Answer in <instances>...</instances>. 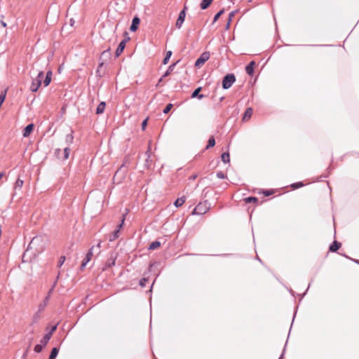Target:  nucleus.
Returning <instances> with one entry per match:
<instances>
[{"mask_svg": "<svg viewBox=\"0 0 359 359\" xmlns=\"http://www.w3.org/2000/svg\"><path fill=\"white\" fill-rule=\"evenodd\" d=\"M43 250V237L37 236L34 237L28 245L27 251L34 250V253H39Z\"/></svg>", "mask_w": 359, "mask_h": 359, "instance_id": "1", "label": "nucleus"}, {"mask_svg": "<svg viewBox=\"0 0 359 359\" xmlns=\"http://www.w3.org/2000/svg\"><path fill=\"white\" fill-rule=\"evenodd\" d=\"M44 77L43 72L40 71L36 78L33 79L30 86V90L32 92H36L41 85L42 80Z\"/></svg>", "mask_w": 359, "mask_h": 359, "instance_id": "2", "label": "nucleus"}, {"mask_svg": "<svg viewBox=\"0 0 359 359\" xmlns=\"http://www.w3.org/2000/svg\"><path fill=\"white\" fill-rule=\"evenodd\" d=\"M209 204L207 201L199 203L194 209L193 215H203L209 210Z\"/></svg>", "mask_w": 359, "mask_h": 359, "instance_id": "3", "label": "nucleus"}, {"mask_svg": "<svg viewBox=\"0 0 359 359\" xmlns=\"http://www.w3.org/2000/svg\"><path fill=\"white\" fill-rule=\"evenodd\" d=\"M236 81V77L233 74L226 75L222 80V88L229 89Z\"/></svg>", "mask_w": 359, "mask_h": 359, "instance_id": "4", "label": "nucleus"}, {"mask_svg": "<svg viewBox=\"0 0 359 359\" xmlns=\"http://www.w3.org/2000/svg\"><path fill=\"white\" fill-rule=\"evenodd\" d=\"M210 58L209 52H203L195 62V67H201Z\"/></svg>", "mask_w": 359, "mask_h": 359, "instance_id": "5", "label": "nucleus"}, {"mask_svg": "<svg viewBox=\"0 0 359 359\" xmlns=\"http://www.w3.org/2000/svg\"><path fill=\"white\" fill-rule=\"evenodd\" d=\"M186 9H187V6H185L184 9L182 11H181L179 14L178 18H177L176 24H175L176 27L178 29H180L182 27V25L184 22V19L186 17V11H185Z\"/></svg>", "mask_w": 359, "mask_h": 359, "instance_id": "6", "label": "nucleus"}, {"mask_svg": "<svg viewBox=\"0 0 359 359\" xmlns=\"http://www.w3.org/2000/svg\"><path fill=\"white\" fill-rule=\"evenodd\" d=\"M95 250V247L93 246L90 250L88 252V253L86 254V256L85 257V259L83 260L82 262V264H81V269H83L86 264L90 261V259H92V257L93 255V251Z\"/></svg>", "mask_w": 359, "mask_h": 359, "instance_id": "7", "label": "nucleus"}, {"mask_svg": "<svg viewBox=\"0 0 359 359\" xmlns=\"http://www.w3.org/2000/svg\"><path fill=\"white\" fill-rule=\"evenodd\" d=\"M124 221H125V215H123V217L121 219V224L118 226V229H116V231H114L112 237L109 239L110 241H112L118 237L119 231L122 228Z\"/></svg>", "mask_w": 359, "mask_h": 359, "instance_id": "8", "label": "nucleus"}, {"mask_svg": "<svg viewBox=\"0 0 359 359\" xmlns=\"http://www.w3.org/2000/svg\"><path fill=\"white\" fill-rule=\"evenodd\" d=\"M140 22V19L137 16H135L133 18L132 24L130 27V30L131 32H135L138 28V25H139Z\"/></svg>", "mask_w": 359, "mask_h": 359, "instance_id": "9", "label": "nucleus"}, {"mask_svg": "<svg viewBox=\"0 0 359 359\" xmlns=\"http://www.w3.org/2000/svg\"><path fill=\"white\" fill-rule=\"evenodd\" d=\"M126 40H123L120 42V43L118 44L116 50V55L117 57H118L121 53L123 51L125 47H126Z\"/></svg>", "mask_w": 359, "mask_h": 359, "instance_id": "10", "label": "nucleus"}, {"mask_svg": "<svg viewBox=\"0 0 359 359\" xmlns=\"http://www.w3.org/2000/svg\"><path fill=\"white\" fill-rule=\"evenodd\" d=\"M34 124L33 123H30L29 125H27L23 130V137H28L30 133L32 132L33 129H34Z\"/></svg>", "mask_w": 359, "mask_h": 359, "instance_id": "11", "label": "nucleus"}, {"mask_svg": "<svg viewBox=\"0 0 359 359\" xmlns=\"http://www.w3.org/2000/svg\"><path fill=\"white\" fill-rule=\"evenodd\" d=\"M255 65V61H251L246 67L245 72L248 74L252 76L254 72V66Z\"/></svg>", "mask_w": 359, "mask_h": 359, "instance_id": "12", "label": "nucleus"}, {"mask_svg": "<svg viewBox=\"0 0 359 359\" xmlns=\"http://www.w3.org/2000/svg\"><path fill=\"white\" fill-rule=\"evenodd\" d=\"M253 114V109L251 107H248L245 109V111L243 116V121H245L250 119Z\"/></svg>", "mask_w": 359, "mask_h": 359, "instance_id": "13", "label": "nucleus"}, {"mask_svg": "<svg viewBox=\"0 0 359 359\" xmlns=\"http://www.w3.org/2000/svg\"><path fill=\"white\" fill-rule=\"evenodd\" d=\"M48 294H50V293H48ZM49 299H50V295H47L45 297L44 300L39 305V312H41L44 310Z\"/></svg>", "mask_w": 359, "mask_h": 359, "instance_id": "14", "label": "nucleus"}, {"mask_svg": "<svg viewBox=\"0 0 359 359\" xmlns=\"http://www.w3.org/2000/svg\"><path fill=\"white\" fill-rule=\"evenodd\" d=\"M59 347H53L50 351L48 359H55L59 353Z\"/></svg>", "mask_w": 359, "mask_h": 359, "instance_id": "15", "label": "nucleus"}, {"mask_svg": "<svg viewBox=\"0 0 359 359\" xmlns=\"http://www.w3.org/2000/svg\"><path fill=\"white\" fill-rule=\"evenodd\" d=\"M106 107V103L104 102H101L96 109V114H101L104 112Z\"/></svg>", "mask_w": 359, "mask_h": 359, "instance_id": "16", "label": "nucleus"}, {"mask_svg": "<svg viewBox=\"0 0 359 359\" xmlns=\"http://www.w3.org/2000/svg\"><path fill=\"white\" fill-rule=\"evenodd\" d=\"M51 76H52V72L51 71H48L47 73H46V76L45 77V79L43 80V84H44V86H48L50 81H51Z\"/></svg>", "mask_w": 359, "mask_h": 359, "instance_id": "17", "label": "nucleus"}, {"mask_svg": "<svg viewBox=\"0 0 359 359\" xmlns=\"http://www.w3.org/2000/svg\"><path fill=\"white\" fill-rule=\"evenodd\" d=\"M201 90V87L197 88L191 94V97L194 98L196 97H198V99H202L204 97V95L203 94L199 95V92Z\"/></svg>", "mask_w": 359, "mask_h": 359, "instance_id": "18", "label": "nucleus"}, {"mask_svg": "<svg viewBox=\"0 0 359 359\" xmlns=\"http://www.w3.org/2000/svg\"><path fill=\"white\" fill-rule=\"evenodd\" d=\"M116 257L114 256L113 254L111 255L110 259L107 262L106 266L111 267L115 265Z\"/></svg>", "mask_w": 359, "mask_h": 359, "instance_id": "19", "label": "nucleus"}, {"mask_svg": "<svg viewBox=\"0 0 359 359\" xmlns=\"http://www.w3.org/2000/svg\"><path fill=\"white\" fill-rule=\"evenodd\" d=\"M212 0H203L200 4V7L202 10H205L210 6Z\"/></svg>", "mask_w": 359, "mask_h": 359, "instance_id": "20", "label": "nucleus"}, {"mask_svg": "<svg viewBox=\"0 0 359 359\" xmlns=\"http://www.w3.org/2000/svg\"><path fill=\"white\" fill-rule=\"evenodd\" d=\"M306 293H297V296L299 297V302L297 304V305L295 306L294 308V316H293V319H294L295 318V316H296V313H297V309H298V306H299V304H300V302H302V300L303 299L304 295L306 294ZM294 320H292L293 321Z\"/></svg>", "mask_w": 359, "mask_h": 359, "instance_id": "21", "label": "nucleus"}, {"mask_svg": "<svg viewBox=\"0 0 359 359\" xmlns=\"http://www.w3.org/2000/svg\"><path fill=\"white\" fill-rule=\"evenodd\" d=\"M186 201V198L184 196H182L181 198H177L175 203L174 205L175 207L179 208L182 206Z\"/></svg>", "mask_w": 359, "mask_h": 359, "instance_id": "22", "label": "nucleus"}, {"mask_svg": "<svg viewBox=\"0 0 359 359\" xmlns=\"http://www.w3.org/2000/svg\"><path fill=\"white\" fill-rule=\"evenodd\" d=\"M341 246V243L337 241H334L332 244L330 246V250L331 252H336Z\"/></svg>", "mask_w": 359, "mask_h": 359, "instance_id": "23", "label": "nucleus"}, {"mask_svg": "<svg viewBox=\"0 0 359 359\" xmlns=\"http://www.w3.org/2000/svg\"><path fill=\"white\" fill-rule=\"evenodd\" d=\"M175 65H176V63H173V64L170 65L168 67L166 72L163 74V77H167L168 76H169L170 74V73L173 71Z\"/></svg>", "mask_w": 359, "mask_h": 359, "instance_id": "24", "label": "nucleus"}, {"mask_svg": "<svg viewBox=\"0 0 359 359\" xmlns=\"http://www.w3.org/2000/svg\"><path fill=\"white\" fill-rule=\"evenodd\" d=\"M222 161L224 163H229L230 161V156L228 152H224L221 156Z\"/></svg>", "mask_w": 359, "mask_h": 359, "instance_id": "25", "label": "nucleus"}, {"mask_svg": "<svg viewBox=\"0 0 359 359\" xmlns=\"http://www.w3.org/2000/svg\"><path fill=\"white\" fill-rule=\"evenodd\" d=\"M74 136L72 133L67 134L65 137V142L67 146L70 145L73 142Z\"/></svg>", "mask_w": 359, "mask_h": 359, "instance_id": "26", "label": "nucleus"}, {"mask_svg": "<svg viewBox=\"0 0 359 359\" xmlns=\"http://www.w3.org/2000/svg\"><path fill=\"white\" fill-rule=\"evenodd\" d=\"M215 138L212 136L208 140V144L205 147V149H208L211 147H213L215 146Z\"/></svg>", "mask_w": 359, "mask_h": 359, "instance_id": "27", "label": "nucleus"}, {"mask_svg": "<svg viewBox=\"0 0 359 359\" xmlns=\"http://www.w3.org/2000/svg\"><path fill=\"white\" fill-rule=\"evenodd\" d=\"M161 245V243L159 241H154L152 242L149 246V250H155L156 248H158V247H160Z\"/></svg>", "mask_w": 359, "mask_h": 359, "instance_id": "28", "label": "nucleus"}, {"mask_svg": "<svg viewBox=\"0 0 359 359\" xmlns=\"http://www.w3.org/2000/svg\"><path fill=\"white\" fill-rule=\"evenodd\" d=\"M171 55H172V51L171 50H168V51L166 52L165 57H164V59L163 60V65H166L168 62Z\"/></svg>", "mask_w": 359, "mask_h": 359, "instance_id": "29", "label": "nucleus"}, {"mask_svg": "<svg viewBox=\"0 0 359 359\" xmlns=\"http://www.w3.org/2000/svg\"><path fill=\"white\" fill-rule=\"evenodd\" d=\"M23 180L18 178L15 183V189H21L23 186Z\"/></svg>", "mask_w": 359, "mask_h": 359, "instance_id": "30", "label": "nucleus"}, {"mask_svg": "<svg viewBox=\"0 0 359 359\" xmlns=\"http://www.w3.org/2000/svg\"><path fill=\"white\" fill-rule=\"evenodd\" d=\"M51 337L49 336V334H46L41 339V342L42 344H45L46 345H47L48 342L49 341V340L50 339Z\"/></svg>", "mask_w": 359, "mask_h": 359, "instance_id": "31", "label": "nucleus"}, {"mask_svg": "<svg viewBox=\"0 0 359 359\" xmlns=\"http://www.w3.org/2000/svg\"><path fill=\"white\" fill-rule=\"evenodd\" d=\"M57 324L53 325L49 331L46 333L47 334H49L50 337H52L53 334L57 330Z\"/></svg>", "mask_w": 359, "mask_h": 359, "instance_id": "32", "label": "nucleus"}, {"mask_svg": "<svg viewBox=\"0 0 359 359\" xmlns=\"http://www.w3.org/2000/svg\"><path fill=\"white\" fill-rule=\"evenodd\" d=\"M69 153H70V149L69 148V147H66L64 149V159H67L69 158Z\"/></svg>", "mask_w": 359, "mask_h": 359, "instance_id": "33", "label": "nucleus"}, {"mask_svg": "<svg viewBox=\"0 0 359 359\" xmlns=\"http://www.w3.org/2000/svg\"><path fill=\"white\" fill-rule=\"evenodd\" d=\"M147 283H148V279L145 278H142L139 282V285L141 286L142 288L144 287Z\"/></svg>", "mask_w": 359, "mask_h": 359, "instance_id": "34", "label": "nucleus"}, {"mask_svg": "<svg viewBox=\"0 0 359 359\" xmlns=\"http://www.w3.org/2000/svg\"><path fill=\"white\" fill-rule=\"evenodd\" d=\"M258 199L256 197H248L245 198V203L256 202Z\"/></svg>", "mask_w": 359, "mask_h": 359, "instance_id": "35", "label": "nucleus"}, {"mask_svg": "<svg viewBox=\"0 0 359 359\" xmlns=\"http://www.w3.org/2000/svg\"><path fill=\"white\" fill-rule=\"evenodd\" d=\"M66 258L65 256H61L59 259L58 263H57V267H61L62 264H64Z\"/></svg>", "mask_w": 359, "mask_h": 359, "instance_id": "36", "label": "nucleus"}, {"mask_svg": "<svg viewBox=\"0 0 359 359\" xmlns=\"http://www.w3.org/2000/svg\"><path fill=\"white\" fill-rule=\"evenodd\" d=\"M172 107V104H167L166 107L163 109V113L164 114H168L170 111Z\"/></svg>", "mask_w": 359, "mask_h": 359, "instance_id": "37", "label": "nucleus"}, {"mask_svg": "<svg viewBox=\"0 0 359 359\" xmlns=\"http://www.w3.org/2000/svg\"><path fill=\"white\" fill-rule=\"evenodd\" d=\"M304 186V184L302 182H297V183H294L291 185V187L293 188V189H298L299 187H302Z\"/></svg>", "mask_w": 359, "mask_h": 359, "instance_id": "38", "label": "nucleus"}, {"mask_svg": "<svg viewBox=\"0 0 359 359\" xmlns=\"http://www.w3.org/2000/svg\"><path fill=\"white\" fill-rule=\"evenodd\" d=\"M224 13V10H221L219 11L215 16H214V19H213V22H216L219 18L220 17V15Z\"/></svg>", "mask_w": 359, "mask_h": 359, "instance_id": "39", "label": "nucleus"}, {"mask_svg": "<svg viewBox=\"0 0 359 359\" xmlns=\"http://www.w3.org/2000/svg\"><path fill=\"white\" fill-rule=\"evenodd\" d=\"M5 98H6V91L4 93L2 92L0 94V107L1 106L2 103L4 102Z\"/></svg>", "mask_w": 359, "mask_h": 359, "instance_id": "40", "label": "nucleus"}, {"mask_svg": "<svg viewBox=\"0 0 359 359\" xmlns=\"http://www.w3.org/2000/svg\"><path fill=\"white\" fill-rule=\"evenodd\" d=\"M34 351L35 353H39L43 351V349L39 346V344H36L34 348Z\"/></svg>", "mask_w": 359, "mask_h": 359, "instance_id": "41", "label": "nucleus"}, {"mask_svg": "<svg viewBox=\"0 0 359 359\" xmlns=\"http://www.w3.org/2000/svg\"><path fill=\"white\" fill-rule=\"evenodd\" d=\"M217 177L219 179H224V178H226V175L223 172H218L217 173Z\"/></svg>", "mask_w": 359, "mask_h": 359, "instance_id": "42", "label": "nucleus"}, {"mask_svg": "<svg viewBox=\"0 0 359 359\" xmlns=\"http://www.w3.org/2000/svg\"><path fill=\"white\" fill-rule=\"evenodd\" d=\"M147 124V118L144 119L142 123V129L144 130Z\"/></svg>", "mask_w": 359, "mask_h": 359, "instance_id": "43", "label": "nucleus"}, {"mask_svg": "<svg viewBox=\"0 0 359 359\" xmlns=\"http://www.w3.org/2000/svg\"><path fill=\"white\" fill-rule=\"evenodd\" d=\"M95 247V250H97V253H100V248L101 247V242L100 241L97 245L96 246H94Z\"/></svg>", "mask_w": 359, "mask_h": 359, "instance_id": "44", "label": "nucleus"}, {"mask_svg": "<svg viewBox=\"0 0 359 359\" xmlns=\"http://www.w3.org/2000/svg\"><path fill=\"white\" fill-rule=\"evenodd\" d=\"M29 347L26 349V351H25V353H23L22 356V359H26L27 358V353L29 352Z\"/></svg>", "mask_w": 359, "mask_h": 359, "instance_id": "45", "label": "nucleus"}, {"mask_svg": "<svg viewBox=\"0 0 359 359\" xmlns=\"http://www.w3.org/2000/svg\"><path fill=\"white\" fill-rule=\"evenodd\" d=\"M149 151H147L146 153V154L147 155V158L146 159V166L147 167H149V158L150 157L149 154H148Z\"/></svg>", "mask_w": 359, "mask_h": 359, "instance_id": "46", "label": "nucleus"}, {"mask_svg": "<svg viewBox=\"0 0 359 359\" xmlns=\"http://www.w3.org/2000/svg\"><path fill=\"white\" fill-rule=\"evenodd\" d=\"M39 311L37 313H36L34 316V320L36 321L37 320V319L39 318Z\"/></svg>", "mask_w": 359, "mask_h": 359, "instance_id": "47", "label": "nucleus"}, {"mask_svg": "<svg viewBox=\"0 0 359 359\" xmlns=\"http://www.w3.org/2000/svg\"><path fill=\"white\" fill-rule=\"evenodd\" d=\"M123 166H124V165L123 164V165L121 166V168H120L116 171V174H115L114 177H116V176H117V175L121 172V168H122Z\"/></svg>", "mask_w": 359, "mask_h": 359, "instance_id": "48", "label": "nucleus"}, {"mask_svg": "<svg viewBox=\"0 0 359 359\" xmlns=\"http://www.w3.org/2000/svg\"><path fill=\"white\" fill-rule=\"evenodd\" d=\"M233 15V13L232 12V13H230V15H229V22H228V24H227V27L229 26V22H230L231 19V17H232Z\"/></svg>", "mask_w": 359, "mask_h": 359, "instance_id": "49", "label": "nucleus"}, {"mask_svg": "<svg viewBox=\"0 0 359 359\" xmlns=\"http://www.w3.org/2000/svg\"><path fill=\"white\" fill-rule=\"evenodd\" d=\"M39 344V346H40L42 349H43V348H44V347H46V346L45 344H42L41 341H40V344Z\"/></svg>", "mask_w": 359, "mask_h": 359, "instance_id": "50", "label": "nucleus"}, {"mask_svg": "<svg viewBox=\"0 0 359 359\" xmlns=\"http://www.w3.org/2000/svg\"><path fill=\"white\" fill-rule=\"evenodd\" d=\"M1 24L2 25L3 27H6V23L4 21H1Z\"/></svg>", "mask_w": 359, "mask_h": 359, "instance_id": "51", "label": "nucleus"}, {"mask_svg": "<svg viewBox=\"0 0 359 359\" xmlns=\"http://www.w3.org/2000/svg\"><path fill=\"white\" fill-rule=\"evenodd\" d=\"M32 340H33V338H32V337H31V338L29 339V346H28L29 348L31 346V344H32Z\"/></svg>", "mask_w": 359, "mask_h": 359, "instance_id": "52", "label": "nucleus"}, {"mask_svg": "<svg viewBox=\"0 0 359 359\" xmlns=\"http://www.w3.org/2000/svg\"><path fill=\"white\" fill-rule=\"evenodd\" d=\"M264 194H265L266 196H269V195H270V192H269V191H266L264 192Z\"/></svg>", "mask_w": 359, "mask_h": 359, "instance_id": "53", "label": "nucleus"}, {"mask_svg": "<svg viewBox=\"0 0 359 359\" xmlns=\"http://www.w3.org/2000/svg\"><path fill=\"white\" fill-rule=\"evenodd\" d=\"M291 294H292V298L294 299L296 298V297H295V295H294V294H295V293L292 292V293H291Z\"/></svg>", "mask_w": 359, "mask_h": 359, "instance_id": "54", "label": "nucleus"}, {"mask_svg": "<svg viewBox=\"0 0 359 359\" xmlns=\"http://www.w3.org/2000/svg\"><path fill=\"white\" fill-rule=\"evenodd\" d=\"M152 285H153V284L151 285V287H150L149 290H148V292H152Z\"/></svg>", "mask_w": 359, "mask_h": 359, "instance_id": "55", "label": "nucleus"}, {"mask_svg": "<svg viewBox=\"0 0 359 359\" xmlns=\"http://www.w3.org/2000/svg\"><path fill=\"white\" fill-rule=\"evenodd\" d=\"M4 176V173L3 172H0V180Z\"/></svg>", "mask_w": 359, "mask_h": 359, "instance_id": "56", "label": "nucleus"}, {"mask_svg": "<svg viewBox=\"0 0 359 359\" xmlns=\"http://www.w3.org/2000/svg\"><path fill=\"white\" fill-rule=\"evenodd\" d=\"M164 78H165V77H163V76H162V77L159 79V82H161Z\"/></svg>", "mask_w": 359, "mask_h": 359, "instance_id": "57", "label": "nucleus"}, {"mask_svg": "<svg viewBox=\"0 0 359 359\" xmlns=\"http://www.w3.org/2000/svg\"><path fill=\"white\" fill-rule=\"evenodd\" d=\"M151 294H152V293H150V296H149V301H150V302L151 301Z\"/></svg>", "mask_w": 359, "mask_h": 359, "instance_id": "58", "label": "nucleus"}, {"mask_svg": "<svg viewBox=\"0 0 359 359\" xmlns=\"http://www.w3.org/2000/svg\"><path fill=\"white\" fill-rule=\"evenodd\" d=\"M196 177H197L196 175H194V176L192 177V179H194H194H196Z\"/></svg>", "mask_w": 359, "mask_h": 359, "instance_id": "59", "label": "nucleus"}, {"mask_svg": "<svg viewBox=\"0 0 359 359\" xmlns=\"http://www.w3.org/2000/svg\"><path fill=\"white\" fill-rule=\"evenodd\" d=\"M284 353H283L280 358L279 359H280L283 356Z\"/></svg>", "mask_w": 359, "mask_h": 359, "instance_id": "60", "label": "nucleus"}]
</instances>
